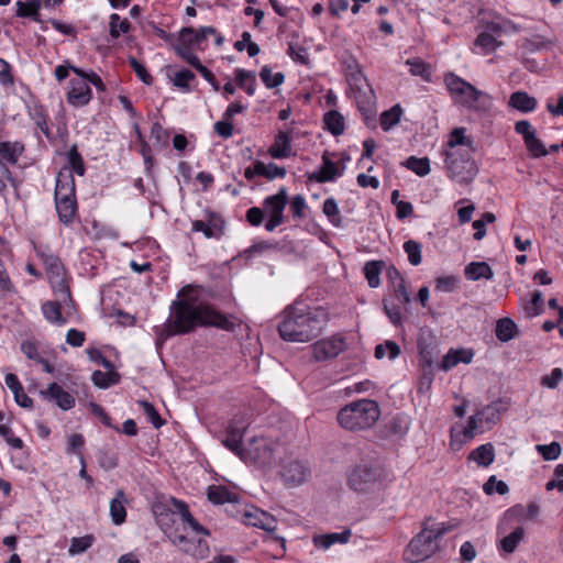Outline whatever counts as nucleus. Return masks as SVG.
<instances>
[{"mask_svg": "<svg viewBox=\"0 0 563 563\" xmlns=\"http://www.w3.org/2000/svg\"><path fill=\"white\" fill-rule=\"evenodd\" d=\"M537 451L542 455L544 460L552 461L560 456L561 445L558 442H552L550 444H538Z\"/></svg>", "mask_w": 563, "mask_h": 563, "instance_id": "60", "label": "nucleus"}, {"mask_svg": "<svg viewBox=\"0 0 563 563\" xmlns=\"http://www.w3.org/2000/svg\"><path fill=\"white\" fill-rule=\"evenodd\" d=\"M495 333L499 341L508 342L517 335V324L510 318L499 319Z\"/></svg>", "mask_w": 563, "mask_h": 563, "instance_id": "39", "label": "nucleus"}, {"mask_svg": "<svg viewBox=\"0 0 563 563\" xmlns=\"http://www.w3.org/2000/svg\"><path fill=\"white\" fill-rule=\"evenodd\" d=\"M244 522L267 532H274L277 529V520L275 517L255 507L244 512Z\"/></svg>", "mask_w": 563, "mask_h": 563, "instance_id": "18", "label": "nucleus"}, {"mask_svg": "<svg viewBox=\"0 0 563 563\" xmlns=\"http://www.w3.org/2000/svg\"><path fill=\"white\" fill-rule=\"evenodd\" d=\"M358 111L361 112L364 123L369 128L376 126V101L375 95L371 86L358 88L352 91Z\"/></svg>", "mask_w": 563, "mask_h": 563, "instance_id": "13", "label": "nucleus"}, {"mask_svg": "<svg viewBox=\"0 0 563 563\" xmlns=\"http://www.w3.org/2000/svg\"><path fill=\"white\" fill-rule=\"evenodd\" d=\"M287 53L295 63H299L301 65H307L309 63L307 48L295 42H288Z\"/></svg>", "mask_w": 563, "mask_h": 563, "instance_id": "53", "label": "nucleus"}, {"mask_svg": "<svg viewBox=\"0 0 563 563\" xmlns=\"http://www.w3.org/2000/svg\"><path fill=\"white\" fill-rule=\"evenodd\" d=\"M24 150V144L20 141H2L0 142V161L15 165Z\"/></svg>", "mask_w": 563, "mask_h": 563, "instance_id": "27", "label": "nucleus"}, {"mask_svg": "<svg viewBox=\"0 0 563 563\" xmlns=\"http://www.w3.org/2000/svg\"><path fill=\"white\" fill-rule=\"evenodd\" d=\"M347 82L351 92L357 90L358 88H365L369 86L363 73L358 69L357 65L355 66V69H351V71L347 74Z\"/></svg>", "mask_w": 563, "mask_h": 563, "instance_id": "58", "label": "nucleus"}, {"mask_svg": "<svg viewBox=\"0 0 563 563\" xmlns=\"http://www.w3.org/2000/svg\"><path fill=\"white\" fill-rule=\"evenodd\" d=\"M206 41L201 37L200 30L187 26L183 27L179 32V43L189 47H200L202 42Z\"/></svg>", "mask_w": 563, "mask_h": 563, "instance_id": "42", "label": "nucleus"}, {"mask_svg": "<svg viewBox=\"0 0 563 563\" xmlns=\"http://www.w3.org/2000/svg\"><path fill=\"white\" fill-rule=\"evenodd\" d=\"M325 312L322 308H311L302 301H295L283 311L278 332L288 342L306 343L321 334Z\"/></svg>", "mask_w": 563, "mask_h": 563, "instance_id": "2", "label": "nucleus"}, {"mask_svg": "<svg viewBox=\"0 0 563 563\" xmlns=\"http://www.w3.org/2000/svg\"><path fill=\"white\" fill-rule=\"evenodd\" d=\"M276 445L266 438H253L249 441L241 460L260 467H271L275 460Z\"/></svg>", "mask_w": 563, "mask_h": 563, "instance_id": "9", "label": "nucleus"}, {"mask_svg": "<svg viewBox=\"0 0 563 563\" xmlns=\"http://www.w3.org/2000/svg\"><path fill=\"white\" fill-rule=\"evenodd\" d=\"M529 154L534 158L544 157L548 155V150L544 143L536 135L530 136L523 142Z\"/></svg>", "mask_w": 563, "mask_h": 563, "instance_id": "52", "label": "nucleus"}, {"mask_svg": "<svg viewBox=\"0 0 563 563\" xmlns=\"http://www.w3.org/2000/svg\"><path fill=\"white\" fill-rule=\"evenodd\" d=\"M53 288L57 300L45 301L42 305V312L48 322L56 325H65L67 319L62 314V305L73 301L70 289L64 279H59Z\"/></svg>", "mask_w": 563, "mask_h": 563, "instance_id": "11", "label": "nucleus"}, {"mask_svg": "<svg viewBox=\"0 0 563 563\" xmlns=\"http://www.w3.org/2000/svg\"><path fill=\"white\" fill-rule=\"evenodd\" d=\"M195 78L196 76L190 69L184 68L176 71L170 79L175 87L179 88L184 92H190L191 87L189 82Z\"/></svg>", "mask_w": 563, "mask_h": 563, "instance_id": "48", "label": "nucleus"}, {"mask_svg": "<svg viewBox=\"0 0 563 563\" xmlns=\"http://www.w3.org/2000/svg\"><path fill=\"white\" fill-rule=\"evenodd\" d=\"M322 211L328 217L333 227H342V218L340 216L339 207L334 198L330 197L324 200Z\"/></svg>", "mask_w": 563, "mask_h": 563, "instance_id": "47", "label": "nucleus"}, {"mask_svg": "<svg viewBox=\"0 0 563 563\" xmlns=\"http://www.w3.org/2000/svg\"><path fill=\"white\" fill-rule=\"evenodd\" d=\"M475 45L486 51H494L497 48L499 43L496 41L494 35L485 31L477 35L475 38Z\"/></svg>", "mask_w": 563, "mask_h": 563, "instance_id": "63", "label": "nucleus"}, {"mask_svg": "<svg viewBox=\"0 0 563 563\" xmlns=\"http://www.w3.org/2000/svg\"><path fill=\"white\" fill-rule=\"evenodd\" d=\"M236 325V319L229 318L201 301L198 287L187 285L178 291V298L170 305L166 331L169 336L190 333L198 327H216L233 332Z\"/></svg>", "mask_w": 563, "mask_h": 563, "instance_id": "1", "label": "nucleus"}, {"mask_svg": "<svg viewBox=\"0 0 563 563\" xmlns=\"http://www.w3.org/2000/svg\"><path fill=\"white\" fill-rule=\"evenodd\" d=\"M91 98L92 91L84 78H74L69 81L67 102L70 106L76 108L84 107L89 103Z\"/></svg>", "mask_w": 563, "mask_h": 563, "instance_id": "16", "label": "nucleus"}, {"mask_svg": "<svg viewBox=\"0 0 563 563\" xmlns=\"http://www.w3.org/2000/svg\"><path fill=\"white\" fill-rule=\"evenodd\" d=\"M69 169L73 173H76L79 176H82L85 174V163L80 155V153L77 150V145L74 144L67 154ZM68 168V166H66Z\"/></svg>", "mask_w": 563, "mask_h": 563, "instance_id": "50", "label": "nucleus"}, {"mask_svg": "<svg viewBox=\"0 0 563 563\" xmlns=\"http://www.w3.org/2000/svg\"><path fill=\"white\" fill-rule=\"evenodd\" d=\"M468 459L479 466L488 467L494 462L495 449L492 443L482 444L470 453Z\"/></svg>", "mask_w": 563, "mask_h": 563, "instance_id": "33", "label": "nucleus"}, {"mask_svg": "<svg viewBox=\"0 0 563 563\" xmlns=\"http://www.w3.org/2000/svg\"><path fill=\"white\" fill-rule=\"evenodd\" d=\"M386 353L388 354L389 360H395L400 354L399 345L394 341H385L382 344L376 345L375 347V357L380 360Z\"/></svg>", "mask_w": 563, "mask_h": 563, "instance_id": "51", "label": "nucleus"}, {"mask_svg": "<svg viewBox=\"0 0 563 563\" xmlns=\"http://www.w3.org/2000/svg\"><path fill=\"white\" fill-rule=\"evenodd\" d=\"M126 503L125 493L122 489L115 492L114 498L110 501V516L114 525L119 526L125 521L126 509L124 504Z\"/></svg>", "mask_w": 563, "mask_h": 563, "instance_id": "28", "label": "nucleus"}, {"mask_svg": "<svg viewBox=\"0 0 563 563\" xmlns=\"http://www.w3.org/2000/svg\"><path fill=\"white\" fill-rule=\"evenodd\" d=\"M192 231L202 232L207 239H220L223 234V223L220 222H205L196 220L192 222Z\"/></svg>", "mask_w": 563, "mask_h": 563, "instance_id": "37", "label": "nucleus"}, {"mask_svg": "<svg viewBox=\"0 0 563 563\" xmlns=\"http://www.w3.org/2000/svg\"><path fill=\"white\" fill-rule=\"evenodd\" d=\"M503 410V401L497 400L477 410L470 417L467 427L463 434L467 439H472L477 432H483L484 428H490L500 420Z\"/></svg>", "mask_w": 563, "mask_h": 563, "instance_id": "10", "label": "nucleus"}, {"mask_svg": "<svg viewBox=\"0 0 563 563\" xmlns=\"http://www.w3.org/2000/svg\"><path fill=\"white\" fill-rule=\"evenodd\" d=\"M290 212L294 218L302 219L305 218V210L307 208V203L305 198L301 195H296L290 200Z\"/></svg>", "mask_w": 563, "mask_h": 563, "instance_id": "64", "label": "nucleus"}, {"mask_svg": "<svg viewBox=\"0 0 563 563\" xmlns=\"http://www.w3.org/2000/svg\"><path fill=\"white\" fill-rule=\"evenodd\" d=\"M139 405L142 407L144 413L156 429L164 424L165 421L161 418L159 413L151 402L141 400L139 401Z\"/></svg>", "mask_w": 563, "mask_h": 563, "instance_id": "59", "label": "nucleus"}, {"mask_svg": "<svg viewBox=\"0 0 563 563\" xmlns=\"http://www.w3.org/2000/svg\"><path fill=\"white\" fill-rule=\"evenodd\" d=\"M401 165L419 177H424L431 172L430 159L428 157L410 156L402 162Z\"/></svg>", "mask_w": 563, "mask_h": 563, "instance_id": "40", "label": "nucleus"}, {"mask_svg": "<svg viewBox=\"0 0 563 563\" xmlns=\"http://www.w3.org/2000/svg\"><path fill=\"white\" fill-rule=\"evenodd\" d=\"M465 277L468 280L487 279L490 280L494 277V273L490 266L485 262H472L466 265L464 269Z\"/></svg>", "mask_w": 563, "mask_h": 563, "instance_id": "32", "label": "nucleus"}, {"mask_svg": "<svg viewBox=\"0 0 563 563\" xmlns=\"http://www.w3.org/2000/svg\"><path fill=\"white\" fill-rule=\"evenodd\" d=\"M208 499L213 504L238 503L239 497L225 486L212 485L208 488Z\"/></svg>", "mask_w": 563, "mask_h": 563, "instance_id": "34", "label": "nucleus"}, {"mask_svg": "<svg viewBox=\"0 0 563 563\" xmlns=\"http://www.w3.org/2000/svg\"><path fill=\"white\" fill-rule=\"evenodd\" d=\"M175 51L186 63L192 66L196 70L198 69V67L202 66V63L200 62L199 57L192 52V47L178 43L175 46Z\"/></svg>", "mask_w": 563, "mask_h": 563, "instance_id": "54", "label": "nucleus"}, {"mask_svg": "<svg viewBox=\"0 0 563 563\" xmlns=\"http://www.w3.org/2000/svg\"><path fill=\"white\" fill-rule=\"evenodd\" d=\"M260 77L266 88H276L285 81V75L280 71L273 74L272 67L264 65L261 68Z\"/></svg>", "mask_w": 563, "mask_h": 563, "instance_id": "43", "label": "nucleus"}, {"mask_svg": "<svg viewBox=\"0 0 563 563\" xmlns=\"http://www.w3.org/2000/svg\"><path fill=\"white\" fill-rule=\"evenodd\" d=\"M176 512V510L173 511L165 506H156L154 508L157 525L169 538L173 544L192 556H205L208 552V544L206 540L201 538L194 540V538H189L188 536L180 533L178 529H173L172 525L175 522Z\"/></svg>", "mask_w": 563, "mask_h": 563, "instance_id": "4", "label": "nucleus"}, {"mask_svg": "<svg viewBox=\"0 0 563 563\" xmlns=\"http://www.w3.org/2000/svg\"><path fill=\"white\" fill-rule=\"evenodd\" d=\"M7 387L13 393L15 402L23 408H31L33 400L24 393L15 374L9 373L4 377Z\"/></svg>", "mask_w": 563, "mask_h": 563, "instance_id": "22", "label": "nucleus"}, {"mask_svg": "<svg viewBox=\"0 0 563 563\" xmlns=\"http://www.w3.org/2000/svg\"><path fill=\"white\" fill-rule=\"evenodd\" d=\"M345 340L340 335L319 340L312 345L313 357L318 362L334 358L345 350Z\"/></svg>", "mask_w": 563, "mask_h": 563, "instance_id": "14", "label": "nucleus"}, {"mask_svg": "<svg viewBox=\"0 0 563 563\" xmlns=\"http://www.w3.org/2000/svg\"><path fill=\"white\" fill-rule=\"evenodd\" d=\"M130 29L131 23L128 19H121L117 13L110 15L109 33L111 37L119 38L122 33H128Z\"/></svg>", "mask_w": 563, "mask_h": 563, "instance_id": "46", "label": "nucleus"}, {"mask_svg": "<svg viewBox=\"0 0 563 563\" xmlns=\"http://www.w3.org/2000/svg\"><path fill=\"white\" fill-rule=\"evenodd\" d=\"M538 101L526 91H515L510 95L508 106L522 112L529 113L537 108Z\"/></svg>", "mask_w": 563, "mask_h": 563, "instance_id": "24", "label": "nucleus"}, {"mask_svg": "<svg viewBox=\"0 0 563 563\" xmlns=\"http://www.w3.org/2000/svg\"><path fill=\"white\" fill-rule=\"evenodd\" d=\"M311 471L306 463L289 459L282 464L280 475L287 485L298 486L310 477Z\"/></svg>", "mask_w": 563, "mask_h": 563, "instance_id": "15", "label": "nucleus"}, {"mask_svg": "<svg viewBox=\"0 0 563 563\" xmlns=\"http://www.w3.org/2000/svg\"><path fill=\"white\" fill-rule=\"evenodd\" d=\"M474 151H443L448 177L461 185L471 183L478 173V167L472 157Z\"/></svg>", "mask_w": 563, "mask_h": 563, "instance_id": "7", "label": "nucleus"}, {"mask_svg": "<svg viewBox=\"0 0 563 563\" xmlns=\"http://www.w3.org/2000/svg\"><path fill=\"white\" fill-rule=\"evenodd\" d=\"M129 65L141 81L146 85H152L153 77L141 62H139L135 57H129Z\"/></svg>", "mask_w": 563, "mask_h": 563, "instance_id": "61", "label": "nucleus"}, {"mask_svg": "<svg viewBox=\"0 0 563 563\" xmlns=\"http://www.w3.org/2000/svg\"><path fill=\"white\" fill-rule=\"evenodd\" d=\"M483 489L487 495H493L494 493L505 495L509 490L508 485L504 481H498L495 475H492L487 479L483 486Z\"/></svg>", "mask_w": 563, "mask_h": 563, "instance_id": "57", "label": "nucleus"}, {"mask_svg": "<svg viewBox=\"0 0 563 563\" xmlns=\"http://www.w3.org/2000/svg\"><path fill=\"white\" fill-rule=\"evenodd\" d=\"M172 504L175 510L180 515L181 520L187 523L196 534H209L208 530L205 529L190 514L188 505L176 498H172Z\"/></svg>", "mask_w": 563, "mask_h": 563, "instance_id": "25", "label": "nucleus"}, {"mask_svg": "<svg viewBox=\"0 0 563 563\" xmlns=\"http://www.w3.org/2000/svg\"><path fill=\"white\" fill-rule=\"evenodd\" d=\"M351 534H352L351 530L345 529L342 532H333V533H328V534H322V536H316V537H313V544L317 548L327 550L334 543L344 544V543L349 542Z\"/></svg>", "mask_w": 563, "mask_h": 563, "instance_id": "29", "label": "nucleus"}, {"mask_svg": "<svg viewBox=\"0 0 563 563\" xmlns=\"http://www.w3.org/2000/svg\"><path fill=\"white\" fill-rule=\"evenodd\" d=\"M95 538L91 534L80 537V538H73L70 542V547L68 549V552L71 555L82 553L87 551L93 543Z\"/></svg>", "mask_w": 563, "mask_h": 563, "instance_id": "55", "label": "nucleus"}, {"mask_svg": "<svg viewBox=\"0 0 563 563\" xmlns=\"http://www.w3.org/2000/svg\"><path fill=\"white\" fill-rule=\"evenodd\" d=\"M383 478V470L378 464L362 462L355 465L347 475V485L357 493H366Z\"/></svg>", "mask_w": 563, "mask_h": 563, "instance_id": "8", "label": "nucleus"}, {"mask_svg": "<svg viewBox=\"0 0 563 563\" xmlns=\"http://www.w3.org/2000/svg\"><path fill=\"white\" fill-rule=\"evenodd\" d=\"M243 437L244 434L234 427H227L221 443L241 459L246 446L242 443Z\"/></svg>", "mask_w": 563, "mask_h": 563, "instance_id": "26", "label": "nucleus"}, {"mask_svg": "<svg viewBox=\"0 0 563 563\" xmlns=\"http://www.w3.org/2000/svg\"><path fill=\"white\" fill-rule=\"evenodd\" d=\"M55 201L63 199H76V186L71 170L64 167L56 177Z\"/></svg>", "mask_w": 563, "mask_h": 563, "instance_id": "17", "label": "nucleus"}, {"mask_svg": "<svg viewBox=\"0 0 563 563\" xmlns=\"http://www.w3.org/2000/svg\"><path fill=\"white\" fill-rule=\"evenodd\" d=\"M485 30L490 33L492 35H500L504 31L506 30H510L512 32H518V27L517 25L509 21V20H505L503 22H498V21H489L486 23L485 25Z\"/></svg>", "mask_w": 563, "mask_h": 563, "instance_id": "56", "label": "nucleus"}, {"mask_svg": "<svg viewBox=\"0 0 563 563\" xmlns=\"http://www.w3.org/2000/svg\"><path fill=\"white\" fill-rule=\"evenodd\" d=\"M445 86L455 103L482 112L489 109L490 97L453 73L444 76Z\"/></svg>", "mask_w": 563, "mask_h": 563, "instance_id": "5", "label": "nucleus"}, {"mask_svg": "<svg viewBox=\"0 0 563 563\" xmlns=\"http://www.w3.org/2000/svg\"><path fill=\"white\" fill-rule=\"evenodd\" d=\"M380 416V408L375 400L360 399L341 408L336 419L349 431H362L372 428Z\"/></svg>", "mask_w": 563, "mask_h": 563, "instance_id": "3", "label": "nucleus"}, {"mask_svg": "<svg viewBox=\"0 0 563 563\" xmlns=\"http://www.w3.org/2000/svg\"><path fill=\"white\" fill-rule=\"evenodd\" d=\"M268 154L273 158H287L291 155V139L288 133L280 131L276 136L274 143L268 148Z\"/></svg>", "mask_w": 563, "mask_h": 563, "instance_id": "23", "label": "nucleus"}, {"mask_svg": "<svg viewBox=\"0 0 563 563\" xmlns=\"http://www.w3.org/2000/svg\"><path fill=\"white\" fill-rule=\"evenodd\" d=\"M41 396L47 401H54L62 410H69L75 406V397L64 390L57 383H52Z\"/></svg>", "mask_w": 563, "mask_h": 563, "instance_id": "19", "label": "nucleus"}, {"mask_svg": "<svg viewBox=\"0 0 563 563\" xmlns=\"http://www.w3.org/2000/svg\"><path fill=\"white\" fill-rule=\"evenodd\" d=\"M525 537V529L517 527L510 534L500 541V547L506 553H512Z\"/></svg>", "mask_w": 563, "mask_h": 563, "instance_id": "45", "label": "nucleus"}, {"mask_svg": "<svg viewBox=\"0 0 563 563\" xmlns=\"http://www.w3.org/2000/svg\"><path fill=\"white\" fill-rule=\"evenodd\" d=\"M288 203V191L286 187H280L277 194L267 196L263 200V210L268 219L265 229L273 232L277 227L285 222L284 211Z\"/></svg>", "mask_w": 563, "mask_h": 563, "instance_id": "12", "label": "nucleus"}, {"mask_svg": "<svg viewBox=\"0 0 563 563\" xmlns=\"http://www.w3.org/2000/svg\"><path fill=\"white\" fill-rule=\"evenodd\" d=\"M71 71H74L77 76L84 78L86 82L92 84L98 90L104 91L106 86L101 78L93 71L86 73L81 68L78 67H71Z\"/></svg>", "mask_w": 563, "mask_h": 563, "instance_id": "62", "label": "nucleus"}, {"mask_svg": "<svg viewBox=\"0 0 563 563\" xmlns=\"http://www.w3.org/2000/svg\"><path fill=\"white\" fill-rule=\"evenodd\" d=\"M56 211L59 221L69 225L73 223L75 216L77 214V200L76 199H63L55 201Z\"/></svg>", "mask_w": 563, "mask_h": 563, "instance_id": "31", "label": "nucleus"}, {"mask_svg": "<svg viewBox=\"0 0 563 563\" xmlns=\"http://www.w3.org/2000/svg\"><path fill=\"white\" fill-rule=\"evenodd\" d=\"M472 358H473V353L468 350H465V349L450 350L442 360L441 368L443 371H449L452 367L456 366L459 363H464V364L471 363Z\"/></svg>", "mask_w": 563, "mask_h": 563, "instance_id": "30", "label": "nucleus"}, {"mask_svg": "<svg viewBox=\"0 0 563 563\" xmlns=\"http://www.w3.org/2000/svg\"><path fill=\"white\" fill-rule=\"evenodd\" d=\"M404 110L399 103L384 111L379 117V124L384 131H389L400 122Z\"/></svg>", "mask_w": 563, "mask_h": 563, "instance_id": "38", "label": "nucleus"}, {"mask_svg": "<svg viewBox=\"0 0 563 563\" xmlns=\"http://www.w3.org/2000/svg\"><path fill=\"white\" fill-rule=\"evenodd\" d=\"M408 256V262L412 266H418L422 262V244L415 240H408L402 245Z\"/></svg>", "mask_w": 563, "mask_h": 563, "instance_id": "44", "label": "nucleus"}, {"mask_svg": "<svg viewBox=\"0 0 563 563\" xmlns=\"http://www.w3.org/2000/svg\"><path fill=\"white\" fill-rule=\"evenodd\" d=\"M323 122L328 129V131L334 135L339 136L344 133L345 123L344 117L336 110H330L324 113Z\"/></svg>", "mask_w": 563, "mask_h": 563, "instance_id": "36", "label": "nucleus"}, {"mask_svg": "<svg viewBox=\"0 0 563 563\" xmlns=\"http://www.w3.org/2000/svg\"><path fill=\"white\" fill-rule=\"evenodd\" d=\"M343 168L339 169L336 164L329 158V152H324L322 155V166L318 172L308 175L310 181L324 184L333 181L335 178L342 176Z\"/></svg>", "mask_w": 563, "mask_h": 563, "instance_id": "20", "label": "nucleus"}, {"mask_svg": "<svg viewBox=\"0 0 563 563\" xmlns=\"http://www.w3.org/2000/svg\"><path fill=\"white\" fill-rule=\"evenodd\" d=\"M465 132L464 128L453 129L443 151H459L460 148L474 151L473 140Z\"/></svg>", "mask_w": 563, "mask_h": 563, "instance_id": "21", "label": "nucleus"}, {"mask_svg": "<svg viewBox=\"0 0 563 563\" xmlns=\"http://www.w3.org/2000/svg\"><path fill=\"white\" fill-rule=\"evenodd\" d=\"M384 267V261L373 260L365 263L363 272L371 288H377L380 285L379 275Z\"/></svg>", "mask_w": 563, "mask_h": 563, "instance_id": "35", "label": "nucleus"}, {"mask_svg": "<svg viewBox=\"0 0 563 563\" xmlns=\"http://www.w3.org/2000/svg\"><path fill=\"white\" fill-rule=\"evenodd\" d=\"M445 532L443 525H435L432 528L423 527L407 545L404 552L405 560L410 563H420L432 556L439 550L438 541Z\"/></svg>", "mask_w": 563, "mask_h": 563, "instance_id": "6", "label": "nucleus"}, {"mask_svg": "<svg viewBox=\"0 0 563 563\" xmlns=\"http://www.w3.org/2000/svg\"><path fill=\"white\" fill-rule=\"evenodd\" d=\"M258 176H263L268 180L275 178H284L286 176L285 167L278 166L274 163L265 164L261 161H256V170Z\"/></svg>", "mask_w": 563, "mask_h": 563, "instance_id": "41", "label": "nucleus"}, {"mask_svg": "<svg viewBox=\"0 0 563 563\" xmlns=\"http://www.w3.org/2000/svg\"><path fill=\"white\" fill-rule=\"evenodd\" d=\"M31 119L36 126L47 136H51V131L47 125V114L42 106H34L29 112Z\"/></svg>", "mask_w": 563, "mask_h": 563, "instance_id": "49", "label": "nucleus"}]
</instances>
